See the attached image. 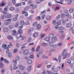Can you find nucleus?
<instances>
[{
	"mask_svg": "<svg viewBox=\"0 0 74 74\" xmlns=\"http://www.w3.org/2000/svg\"><path fill=\"white\" fill-rule=\"evenodd\" d=\"M56 40H57V37L56 36H54L52 38L51 41L52 42H50V45L51 47H53L54 45L53 44V43L56 41Z\"/></svg>",
	"mask_w": 74,
	"mask_h": 74,
	"instance_id": "f257e3e1",
	"label": "nucleus"
},
{
	"mask_svg": "<svg viewBox=\"0 0 74 74\" xmlns=\"http://www.w3.org/2000/svg\"><path fill=\"white\" fill-rule=\"evenodd\" d=\"M67 50L66 49H64L63 52H62V54H63V59H66V57L68 55V53H66V51Z\"/></svg>",
	"mask_w": 74,
	"mask_h": 74,
	"instance_id": "f03ea898",
	"label": "nucleus"
},
{
	"mask_svg": "<svg viewBox=\"0 0 74 74\" xmlns=\"http://www.w3.org/2000/svg\"><path fill=\"white\" fill-rule=\"evenodd\" d=\"M19 37H21V38H23L21 39V40H26L27 37L26 36H23V35H20L19 36V37H17L16 38L17 39L19 38Z\"/></svg>",
	"mask_w": 74,
	"mask_h": 74,
	"instance_id": "7ed1b4c3",
	"label": "nucleus"
},
{
	"mask_svg": "<svg viewBox=\"0 0 74 74\" xmlns=\"http://www.w3.org/2000/svg\"><path fill=\"white\" fill-rule=\"evenodd\" d=\"M40 46H38V47H37L36 51V52H38V53H39V54H40V55H42V52L39 51V49H40Z\"/></svg>",
	"mask_w": 74,
	"mask_h": 74,
	"instance_id": "20e7f679",
	"label": "nucleus"
},
{
	"mask_svg": "<svg viewBox=\"0 0 74 74\" xmlns=\"http://www.w3.org/2000/svg\"><path fill=\"white\" fill-rule=\"evenodd\" d=\"M19 56H18L16 57L15 60H13V62L14 63H15V64H16L17 63V62H16V61H18V60H19Z\"/></svg>",
	"mask_w": 74,
	"mask_h": 74,
	"instance_id": "39448f33",
	"label": "nucleus"
},
{
	"mask_svg": "<svg viewBox=\"0 0 74 74\" xmlns=\"http://www.w3.org/2000/svg\"><path fill=\"white\" fill-rule=\"evenodd\" d=\"M29 50L28 49H26L23 52V54L24 55H27L29 53Z\"/></svg>",
	"mask_w": 74,
	"mask_h": 74,
	"instance_id": "423d86ee",
	"label": "nucleus"
},
{
	"mask_svg": "<svg viewBox=\"0 0 74 74\" xmlns=\"http://www.w3.org/2000/svg\"><path fill=\"white\" fill-rule=\"evenodd\" d=\"M12 32H13V36H18V34L16 33V31L14 29L13 30Z\"/></svg>",
	"mask_w": 74,
	"mask_h": 74,
	"instance_id": "0eeeda50",
	"label": "nucleus"
},
{
	"mask_svg": "<svg viewBox=\"0 0 74 74\" xmlns=\"http://www.w3.org/2000/svg\"><path fill=\"white\" fill-rule=\"evenodd\" d=\"M27 63H28V64H31L33 63V61H32L30 59L28 60L27 61Z\"/></svg>",
	"mask_w": 74,
	"mask_h": 74,
	"instance_id": "6e6552de",
	"label": "nucleus"
},
{
	"mask_svg": "<svg viewBox=\"0 0 74 74\" xmlns=\"http://www.w3.org/2000/svg\"><path fill=\"white\" fill-rule=\"evenodd\" d=\"M22 14H24L25 15V16H27L28 15V13H27V12H25V11H24L23 10L22 11Z\"/></svg>",
	"mask_w": 74,
	"mask_h": 74,
	"instance_id": "1a4fd4ad",
	"label": "nucleus"
},
{
	"mask_svg": "<svg viewBox=\"0 0 74 74\" xmlns=\"http://www.w3.org/2000/svg\"><path fill=\"white\" fill-rule=\"evenodd\" d=\"M72 25L71 23H69L66 24V26L67 27H71Z\"/></svg>",
	"mask_w": 74,
	"mask_h": 74,
	"instance_id": "9d476101",
	"label": "nucleus"
},
{
	"mask_svg": "<svg viewBox=\"0 0 74 74\" xmlns=\"http://www.w3.org/2000/svg\"><path fill=\"white\" fill-rule=\"evenodd\" d=\"M30 9V6H27L24 9V11H27L28 10Z\"/></svg>",
	"mask_w": 74,
	"mask_h": 74,
	"instance_id": "9b49d317",
	"label": "nucleus"
},
{
	"mask_svg": "<svg viewBox=\"0 0 74 74\" xmlns=\"http://www.w3.org/2000/svg\"><path fill=\"white\" fill-rule=\"evenodd\" d=\"M74 8H70V9L69 10V12L72 13V12H74Z\"/></svg>",
	"mask_w": 74,
	"mask_h": 74,
	"instance_id": "f8f14e48",
	"label": "nucleus"
},
{
	"mask_svg": "<svg viewBox=\"0 0 74 74\" xmlns=\"http://www.w3.org/2000/svg\"><path fill=\"white\" fill-rule=\"evenodd\" d=\"M3 31L4 32H7L8 31V29L7 28H5L3 29Z\"/></svg>",
	"mask_w": 74,
	"mask_h": 74,
	"instance_id": "ddd939ff",
	"label": "nucleus"
},
{
	"mask_svg": "<svg viewBox=\"0 0 74 74\" xmlns=\"http://www.w3.org/2000/svg\"><path fill=\"white\" fill-rule=\"evenodd\" d=\"M0 67L1 69H3V68H4V64H3V62H0Z\"/></svg>",
	"mask_w": 74,
	"mask_h": 74,
	"instance_id": "4468645a",
	"label": "nucleus"
},
{
	"mask_svg": "<svg viewBox=\"0 0 74 74\" xmlns=\"http://www.w3.org/2000/svg\"><path fill=\"white\" fill-rule=\"evenodd\" d=\"M38 34L37 33H35L33 34V37H37L38 36Z\"/></svg>",
	"mask_w": 74,
	"mask_h": 74,
	"instance_id": "2eb2a0df",
	"label": "nucleus"
},
{
	"mask_svg": "<svg viewBox=\"0 0 74 74\" xmlns=\"http://www.w3.org/2000/svg\"><path fill=\"white\" fill-rule=\"evenodd\" d=\"M33 28L32 27L30 29H29L28 31V33L29 34L32 32V31H33Z\"/></svg>",
	"mask_w": 74,
	"mask_h": 74,
	"instance_id": "dca6fc26",
	"label": "nucleus"
},
{
	"mask_svg": "<svg viewBox=\"0 0 74 74\" xmlns=\"http://www.w3.org/2000/svg\"><path fill=\"white\" fill-rule=\"evenodd\" d=\"M19 68L21 70H24V67L22 65H20L19 66Z\"/></svg>",
	"mask_w": 74,
	"mask_h": 74,
	"instance_id": "f3484780",
	"label": "nucleus"
},
{
	"mask_svg": "<svg viewBox=\"0 0 74 74\" xmlns=\"http://www.w3.org/2000/svg\"><path fill=\"white\" fill-rule=\"evenodd\" d=\"M41 45L42 46V47H45V46H47V43H42L41 44Z\"/></svg>",
	"mask_w": 74,
	"mask_h": 74,
	"instance_id": "a211bd4d",
	"label": "nucleus"
},
{
	"mask_svg": "<svg viewBox=\"0 0 74 74\" xmlns=\"http://www.w3.org/2000/svg\"><path fill=\"white\" fill-rule=\"evenodd\" d=\"M52 23L54 25H56L57 22L56 21L53 20V23Z\"/></svg>",
	"mask_w": 74,
	"mask_h": 74,
	"instance_id": "6ab92c4d",
	"label": "nucleus"
},
{
	"mask_svg": "<svg viewBox=\"0 0 74 74\" xmlns=\"http://www.w3.org/2000/svg\"><path fill=\"white\" fill-rule=\"evenodd\" d=\"M21 3H19L18 4H16L15 5L16 7H19V6H21Z\"/></svg>",
	"mask_w": 74,
	"mask_h": 74,
	"instance_id": "aec40b11",
	"label": "nucleus"
},
{
	"mask_svg": "<svg viewBox=\"0 0 74 74\" xmlns=\"http://www.w3.org/2000/svg\"><path fill=\"white\" fill-rule=\"evenodd\" d=\"M8 55L9 58H11L12 57V53H9Z\"/></svg>",
	"mask_w": 74,
	"mask_h": 74,
	"instance_id": "412c9836",
	"label": "nucleus"
},
{
	"mask_svg": "<svg viewBox=\"0 0 74 74\" xmlns=\"http://www.w3.org/2000/svg\"><path fill=\"white\" fill-rule=\"evenodd\" d=\"M46 19L47 21H49V20H50V19H51V16H48L46 18Z\"/></svg>",
	"mask_w": 74,
	"mask_h": 74,
	"instance_id": "4be33fe9",
	"label": "nucleus"
},
{
	"mask_svg": "<svg viewBox=\"0 0 74 74\" xmlns=\"http://www.w3.org/2000/svg\"><path fill=\"white\" fill-rule=\"evenodd\" d=\"M7 47V45H4V44H3L2 45V47L4 49H6V48H7L6 47Z\"/></svg>",
	"mask_w": 74,
	"mask_h": 74,
	"instance_id": "5701e85b",
	"label": "nucleus"
},
{
	"mask_svg": "<svg viewBox=\"0 0 74 74\" xmlns=\"http://www.w3.org/2000/svg\"><path fill=\"white\" fill-rule=\"evenodd\" d=\"M8 38L9 40H12V39H13V37L11 36H8Z\"/></svg>",
	"mask_w": 74,
	"mask_h": 74,
	"instance_id": "b1692460",
	"label": "nucleus"
},
{
	"mask_svg": "<svg viewBox=\"0 0 74 74\" xmlns=\"http://www.w3.org/2000/svg\"><path fill=\"white\" fill-rule=\"evenodd\" d=\"M32 69V66H29L28 68L27 71H30Z\"/></svg>",
	"mask_w": 74,
	"mask_h": 74,
	"instance_id": "393cba45",
	"label": "nucleus"
},
{
	"mask_svg": "<svg viewBox=\"0 0 74 74\" xmlns=\"http://www.w3.org/2000/svg\"><path fill=\"white\" fill-rule=\"evenodd\" d=\"M12 16L11 14H8L7 15L6 17L7 18H11Z\"/></svg>",
	"mask_w": 74,
	"mask_h": 74,
	"instance_id": "a878e982",
	"label": "nucleus"
},
{
	"mask_svg": "<svg viewBox=\"0 0 74 74\" xmlns=\"http://www.w3.org/2000/svg\"><path fill=\"white\" fill-rule=\"evenodd\" d=\"M19 68V67L18 66H16L15 65L13 68V70H16V69H17Z\"/></svg>",
	"mask_w": 74,
	"mask_h": 74,
	"instance_id": "bb28decb",
	"label": "nucleus"
},
{
	"mask_svg": "<svg viewBox=\"0 0 74 74\" xmlns=\"http://www.w3.org/2000/svg\"><path fill=\"white\" fill-rule=\"evenodd\" d=\"M22 31L21 29H19L18 31V33L19 34H21V33H22Z\"/></svg>",
	"mask_w": 74,
	"mask_h": 74,
	"instance_id": "cd10ccee",
	"label": "nucleus"
},
{
	"mask_svg": "<svg viewBox=\"0 0 74 74\" xmlns=\"http://www.w3.org/2000/svg\"><path fill=\"white\" fill-rule=\"evenodd\" d=\"M45 40L46 41H48L50 39L48 37H46L45 38Z\"/></svg>",
	"mask_w": 74,
	"mask_h": 74,
	"instance_id": "c85d7f7f",
	"label": "nucleus"
},
{
	"mask_svg": "<svg viewBox=\"0 0 74 74\" xmlns=\"http://www.w3.org/2000/svg\"><path fill=\"white\" fill-rule=\"evenodd\" d=\"M14 9L15 8H14V7H12L10 8L9 10H10V11H14Z\"/></svg>",
	"mask_w": 74,
	"mask_h": 74,
	"instance_id": "c756f323",
	"label": "nucleus"
},
{
	"mask_svg": "<svg viewBox=\"0 0 74 74\" xmlns=\"http://www.w3.org/2000/svg\"><path fill=\"white\" fill-rule=\"evenodd\" d=\"M64 28L63 27H59L58 30H63Z\"/></svg>",
	"mask_w": 74,
	"mask_h": 74,
	"instance_id": "7c9ffc66",
	"label": "nucleus"
},
{
	"mask_svg": "<svg viewBox=\"0 0 74 74\" xmlns=\"http://www.w3.org/2000/svg\"><path fill=\"white\" fill-rule=\"evenodd\" d=\"M47 73L49 74H54L53 72L52 73V72H50V71H47Z\"/></svg>",
	"mask_w": 74,
	"mask_h": 74,
	"instance_id": "2f4dec72",
	"label": "nucleus"
},
{
	"mask_svg": "<svg viewBox=\"0 0 74 74\" xmlns=\"http://www.w3.org/2000/svg\"><path fill=\"white\" fill-rule=\"evenodd\" d=\"M4 62L7 64L9 63V61H8V60H7L6 59H4Z\"/></svg>",
	"mask_w": 74,
	"mask_h": 74,
	"instance_id": "473e14b6",
	"label": "nucleus"
},
{
	"mask_svg": "<svg viewBox=\"0 0 74 74\" xmlns=\"http://www.w3.org/2000/svg\"><path fill=\"white\" fill-rule=\"evenodd\" d=\"M37 29H40L41 28V25L40 24H38L37 25Z\"/></svg>",
	"mask_w": 74,
	"mask_h": 74,
	"instance_id": "72a5a7b5",
	"label": "nucleus"
},
{
	"mask_svg": "<svg viewBox=\"0 0 74 74\" xmlns=\"http://www.w3.org/2000/svg\"><path fill=\"white\" fill-rule=\"evenodd\" d=\"M61 24V21H58L57 23L58 25H60Z\"/></svg>",
	"mask_w": 74,
	"mask_h": 74,
	"instance_id": "f704fd0d",
	"label": "nucleus"
},
{
	"mask_svg": "<svg viewBox=\"0 0 74 74\" xmlns=\"http://www.w3.org/2000/svg\"><path fill=\"white\" fill-rule=\"evenodd\" d=\"M37 8V6L34 5L32 7V9L33 10V9H34V8Z\"/></svg>",
	"mask_w": 74,
	"mask_h": 74,
	"instance_id": "c9c22d12",
	"label": "nucleus"
},
{
	"mask_svg": "<svg viewBox=\"0 0 74 74\" xmlns=\"http://www.w3.org/2000/svg\"><path fill=\"white\" fill-rule=\"evenodd\" d=\"M18 51V49H15L14 51V53H16Z\"/></svg>",
	"mask_w": 74,
	"mask_h": 74,
	"instance_id": "e433bc0d",
	"label": "nucleus"
},
{
	"mask_svg": "<svg viewBox=\"0 0 74 74\" xmlns=\"http://www.w3.org/2000/svg\"><path fill=\"white\" fill-rule=\"evenodd\" d=\"M36 20H37L38 21H40V20L41 19V18L40 16H38L36 17Z\"/></svg>",
	"mask_w": 74,
	"mask_h": 74,
	"instance_id": "4c0bfd02",
	"label": "nucleus"
},
{
	"mask_svg": "<svg viewBox=\"0 0 74 74\" xmlns=\"http://www.w3.org/2000/svg\"><path fill=\"white\" fill-rule=\"evenodd\" d=\"M54 34L53 33H52L51 34H49V37H53V36H54Z\"/></svg>",
	"mask_w": 74,
	"mask_h": 74,
	"instance_id": "58836bf2",
	"label": "nucleus"
},
{
	"mask_svg": "<svg viewBox=\"0 0 74 74\" xmlns=\"http://www.w3.org/2000/svg\"><path fill=\"white\" fill-rule=\"evenodd\" d=\"M37 25V22H36L34 23H33V25L34 26H36Z\"/></svg>",
	"mask_w": 74,
	"mask_h": 74,
	"instance_id": "ea45409f",
	"label": "nucleus"
},
{
	"mask_svg": "<svg viewBox=\"0 0 74 74\" xmlns=\"http://www.w3.org/2000/svg\"><path fill=\"white\" fill-rule=\"evenodd\" d=\"M69 22V19H66L65 21H64L63 22V23H64L65 22Z\"/></svg>",
	"mask_w": 74,
	"mask_h": 74,
	"instance_id": "a19ab883",
	"label": "nucleus"
},
{
	"mask_svg": "<svg viewBox=\"0 0 74 74\" xmlns=\"http://www.w3.org/2000/svg\"><path fill=\"white\" fill-rule=\"evenodd\" d=\"M5 5V3H4L3 2L2 4L1 3L0 4V7H2V6H4Z\"/></svg>",
	"mask_w": 74,
	"mask_h": 74,
	"instance_id": "79ce46f5",
	"label": "nucleus"
},
{
	"mask_svg": "<svg viewBox=\"0 0 74 74\" xmlns=\"http://www.w3.org/2000/svg\"><path fill=\"white\" fill-rule=\"evenodd\" d=\"M16 46L17 48H19L20 46L19 45V43L18 42H17L16 44Z\"/></svg>",
	"mask_w": 74,
	"mask_h": 74,
	"instance_id": "37998d69",
	"label": "nucleus"
},
{
	"mask_svg": "<svg viewBox=\"0 0 74 74\" xmlns=\"http://www.w3.org/2000/svg\"><path fill=\"white\" fill-rule=\"evenodd\" d=\"M13 21H16L17 20H18V18H17L15 17L13 18Z\"/></svg>",
	"mask_w": 74,
	"mask_h": 74,
	"instance_id": "c03bdc74",
	"label": "nucleus"
},
{
	"mask_svg": "<svg viewBox=\"0 0 74 74\" xmlns=\"http://www.w3.org/2000/svg\"><path fill=\"white\" fill-rule=\"evenodd\" d=\"M65 15L66 16H67L68 17L70 16V15L68 13V12L65 13Z\"/></svg>",
	"mask_w": 74,
	"mask_h": 74,
	"instance_id": "a18cd8bd",
	"label": "nucleus"
},
{
	"mask_svg": "<svg viewBox=\"0 0 74 74\" xmlns=\"http://www.w3.org/2000/svg\"><path fill=\"white\" fill-rule=\"evenodd\" d=\"M5 25H10V22H7L5 23Z\"/></svg>",
	"mask_w": 74,
	"mask_h": 74,
	"instance_id": "49530a36",
	"label": "nucleus"
},
{
	"mask_svg": "<svg viewBox=\"0 0 74 74\" xmlns=\"http://www.w3.org/2000/svg\"><path fill=\"white\" fill-rule=\"evenodd\" d=\"M32 40V38H28V40H27V42H30V41Z\"/></svg>",
	"mask_w": 74,
	"mask_h": 74,
	"instance_id": "de8ad7c7",
	"label": "nucleus"
},
{
	"mask_svg": "<svg viewBox=\"0 0 74 74\" xmlns=\"http://www.w3.org/2000/svg\"><path fill=\"white\" fill-rule=\"evenodd\" d=\"M34 45V43L33 42L29 43V46H30V45Z\"/></svg>",
	"mask_w": 74,
	"mask_h": 74,
	"instance_id": "09e8293b",
	"label": "nucleus"
},
{
	"mask_svg": "<svg viewBox=\"0 0 74 74\" xmlns=\"http://www.w3.org/2000/svg\"><path fill=\"white\" fill-rule=\"evenodd\" d=\"M53 74H59V73H58V71H54L53 72Z\"/></svg>",
	"mask_w": 74,
	"mask_h": 74,
	"instance_id": "8fccbe9b",
	"label": "nucleus"
},
{
	"mask_svg": "<svg viewBox=\"0 0 74 74\" xmlns=\"http://www.w3.org/2000/svg\"><path fill=\"white\" fill-rule=\"evenodd\" d=\"M58 59L60 62H61V57L60 56H59Z\"/></svg>",
	"mask_w": 74,
	"mask_h": 74,
	"instance_id": "3c124183",
	"label": "nucleus"
},
{
	"mask_svg": "<svg viewBox=\"0 0 74 74\" xmlns=\"http://www.w3.org/2000/svg\"><path fill=\"white\" fill-rule=\"evenodd\" d=\"M12 3L14 4H15L16 3V2H15V0H12Z\"/></svg>",
	"mask_w": 74,
	"mask_h": 74,
	"instance_id": "603ef678",
	"label": "nucleus"
},
{
	"mask_svg": "<svg viewBox=\"0 0 74 74\" xmlns=\"http://www.w3.org/2000/svg\"><path fill=\"white\" fill-rule=\"evenodd\" d=\"M30 58H31L32 59H33L34 58V56L33 55H31L29 56Z\"/></svg>",
	"mask_w": 74,
	"mask_h": 74,
	"instance_id": "864d4df0",
	"label": "nucleus"
},
{
	"mask_svg": "<svg viewBox=\"0 0 74 74\" xmlns=\"http://www.w3.org/2000/svg\"><path fill=\"white\" fill-rule=\"evenodd\" d=\"M63 45V43H60L58 44V46H59V47H60L61 46H62Z\"/></svg>",
	"mask_w": 74,
	"mask_h": 74,
	"instance_id": "5fc2aeb1",
	"label": "nucleus"
},
{
	"mask_svg": "<svg viewBox=\"0 0 74 74\" xmlns=\"http://www.w3.org/2000/svg\"><path fill=\"white\" fill-rule=\"evenodd\" d=\"M31 50L32 51V52H34L35 51V50H34V47H32L31 49Z\"/></svg>",
	"mask_w": 74,
	"mask_h": 74,
	"instance_id": "6e6d98bb",
	"label": "nucleus"
},
{
	"mask_svg": "<svg viewBox=\"0 0 74 74\" xmlns=\"http://www.w3.org/2000/svg\"><path fill=\"white\" fill-rule=\"evenodd\" d=\"M40 0H37L36 1V3L37 4H39V3H40Z\"/></svg>",
	"mask_w": 74,
	"mask_h": 74,
	"instance_id": "4d7b16f0",
	"label": "nucleus"
},
{
	"mask_svg": "<svg viewBox=\"0 0 74 74\" xmlns=\"http://www.w3.org/2000/svg\"><path fill=\"white\" fill-rule=\"evenodd\" d=\"M45 12V11L44 10L43 11L41 12L40 14L41 15H43L44 14Z\"/></svg>",
	"mask_w": 74,
	"mask_h": 74,
	"instance_id": "13d9d810",
	"label": "nucleus"
},
{
	"mask_svg": "<svg viewBox=\"0 0 74 74\" xmlns=\"http://www.w3.org/2000/svg\"><path fill=\"white\" fill-rule=\"evenodd\" d=\"M21 23L22 25H24L25 24V22H24V21H21Z\"/></svg>",
	"mask_w": 74,
	"mask_h": 74,
	"instance_id": "bf43d9fd",
	"label": "nucleus"
},
{
	"mask_svg": "<svg viewBox=\"0 0 74 74\" xmlns=\"http://www.w3.org/2000/svg\"><path fill=\"white\" fill-rule=\"evenodd\" d=\"M33 1H32V0H30L28 1L29 4H31L32 3Z\"/></svg>",
	"mask_w": 74,
	"mask_h": 74,
	"instance_id": "052dcab7",
	"label": "nucleus"
},
{
	"mask_svg": "<svg viewBox=\"0 0 74 74\" xmlns=\"http://www.w3.org/2000/svg\"><path fill=\"white\" fill-rule=\"evenodd\" d=\"M71 2H72V1L71 0H69L68 1V4H71Z\"/></svg>",
	"mask_w": 74,
	"mask_h": 74,
	"instance_id": "680f3d73",
	"label": "nucleus"
},
{
	"mask_svg": "<svg viewBox=\"0 0 74 74\" xmlns=\"http://www.w3.org/2000/svg\"><path fill=\"white\" fill-rule=\"evenodd\" d=\"M50 51L51 52H53V51H55V49H51L50 50Z\"/></svg>",
	"mask_w": 74,
	"mask_h": 74,
	"instance_id": "e2e57ef3",
	"label": "nucleus"
},
{
	"mask_svg": "<svg viewBox=\"0 0 74 74\" xmlns=\"http://www.w3.org/2000/svg\"><path fill=\"white\" fill-rule=\"evenodd\" d=\"M45 15H43L42 16V19H44V18H45Z\"/></svg>",
	"mask_w": 74,
	"mask_h": 74,
	"instance_id": "0e129e2a",
	"label": "nucleus"
},
{
	"mask_svg": "<svg viewBox=\"0 0 74 74\" xmlns=\"http://www.w3.org/2000/svg\"><path fill=\"white\" fill-rule=\"evenodd\" d=\"M44 36H45V34H41V38H42V37H44Z\"/></svg>",
	"mask_w": 74,
	"mask_h": 74,
	"instance_id": "69168bd1",
	"label": "nucleus"
},
{
	"mask_svg": "<svg viewBox=\"0 0 74 74\" xmlns=\"http://www.w3.org/2000/svg\"><path fill=\"white\" fill-rule=\"evenodd\" d=\"M16 74H20V71H17L16 72Z\"/></svg>",
	"mask_w": 74,
	"mask_h": 74,
	"instance_id": "338daca9",
	"label": "nucleus"
},
{
	"mask_svg": "<svg viewBox=\"0 0 74 74\" xmlns=\"http://www.w3.org/2000/svg\"><path fill=\"white\" fill-rule=\"evenodd\" d=\"M12 20V19H8L7 20H6L5 21H9V22H11V20Z\"/></svg>",
	"mask_w": 74,
	"mask_h": 74,
	"instance_id": "774afa93",
	"label": "nucleus"
}]
</instances>
